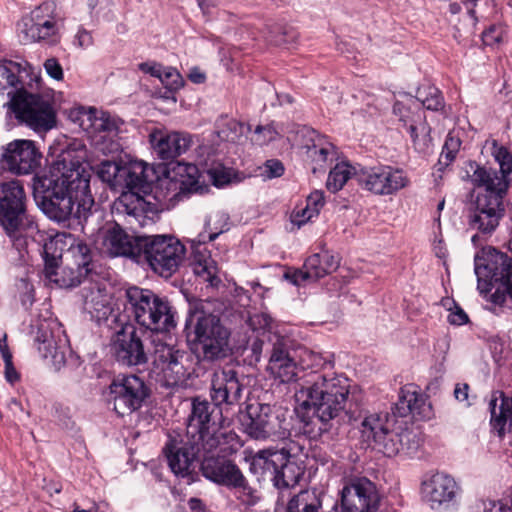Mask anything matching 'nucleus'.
<instances>
[{
  "label": "nucleus",
  "mask_w": 512,
  "mask_h": 512,
  "mask_svg": "<svg viewBox=\"0 0 512 512\" xmlns=\"http://www.w3.org/2000/svg\"><path fill=\"white\" fill-rule=\"evenodd\" d=\"M127 310L135 322L155 334L151 339L153 371L165 387L186 383L191 371L190 355L165 343L158 336L175 328L176 321L170 302L148 289L130 287L126 291Z\"/></svg>",
  "instance_id": "1"
},
{
  "label": "nucleus",
  "mask_w": 512,
  "mask_h": 512,
  "mask_svg": "<svg viewBox=\"0 0 512 512\" xmlns=\"http://www.w3.org/2000/svg\"><path fill=\"white\" fill-rule=\"evenodd\" d=\"M33 194L42 212L57 223L71 219L81 223L94 205L85 168L65 159L58 163L57 172L34 177Z\"/></svg>",
  "instance_id": "2"
},
{
  "label": "nucleus",
  "mask_w": 512,
  "mask_h": 512,
  "mask_svg": "<svg viewBox=\"0 0 512 512\" xmlns=\"http://www.w3.org/2000/svg\"><path fill=\"white\" fill-rule=\"evenodd\" d=\"M349 395L350 381L342 374L319 370L305 374L295 392L296 399L302 401L300 409L309 417L301 416L304 433L317 438L328 432L346 411Z\"/></svg>",
  "instance_id": "3"
},
{
  "label": "nucleus",
  "mask_w": 512,
  "mask_h": 512,
  "mask_svg": "<svg viewBox=\"0 0 512 512\" xmlns=\"http://www.w3.org/2000/svg\"><path fill=\"white\" fill-rule=\"evenodd\" d=\"M13 64H0V94L9 97L8 109L19 123L35 131L50 130L55 124L51 103L38 94L25 90L24 84L12 70Z\"/></svg>",
  "instance_id": "4"
},
{
  "label": "nucleus",
  "mask_w": 512,
  "mask_h": 512,
  "mask_svg": "<svg viewBox=\"0 0 512 512\" xmlns=\"http://www.w3.org/2000/svg\"><path fill=\"white\" fill-rule=\"evenodd\" d=\"M221 420L222 412L219 407L207 400L195 398L185 438L191 439L193 444L202 445L205 453L219 450L224 454H233L242 444L236 433L223 432L218 428Z\"/></svg>",
  "instance_id": "5"
},
{
  "label": "nucleus",
  "mask_w": 512,
  "mask_h": 512,
  "mask_svg": "<svg viewBox=\"0 0 512 512\" xmlns=\"http://www.w3.org/2000/svg\"><path fill=\"white\" fill-rule=\"evenodd\" d=\"M146 169L143 162H130L122 166V173L118 176L122 194L114 203V210L119 217L124 218L130 229L143 227L151 220L147 213L153 212V209L140 196V193H146L149 189Z\"/></svg>",
  "instance_id": "6"
},
{
  "label": "nucleus",
  "mask_w": 512,
  "mask_h": 512,
  "mask_svg": "<svg viewBox=\"0 0 512 512\" xmlns=\"http://www.w3.org/2000/svg\"><path fill=\"white\" fill-rule=\"evenodd\" d=\"M480 188L483 190L472 195L467 211L468 227L476 231L471 237L475 246H482L498 228L505 215L504 197L507 194L489 186Z\"/></svg>",
  "instance_id": "7"
},
{
  "label": "nucleus",
  "mask_w": 512,
  "mask_h": 512,
  "mask_svg": "<svg viewBox=\"0 0 512 512\" xmlns=\"http://www.w3.org/2000/svg\"><path fill=\"white\" fill-rule=\"evenodd\" d=\"M243 426L245 433L254 440L282 441L291 436L288 411L277 405H248Z\"/></svg>",
  "instance_id": "8"
},
{
  "label": "nucleus",
  "mask_w": 512,
  "mask_h": 512,
  "mask_svg": "<svg viewBox=\"0 0 512 512\" xmlns=\"http://www.w3.org/2000/svg\"><path fill=\"white\" fill-rule=\"evenodd\" d=\"M189 323L195 336L196 349L204 361L221 360L230 354V331L218 316L195 313Z\"/></svg>",
  "instance_id": "9"
},
{
  "label": "nucleus",
  "mask_w": 512,
  "mask_h": 512,
  "mask_svg": "<svg viewBox=\"0 0 512 512\" xmlns=\"http://www.w3.org/2000/svg\"><path fill=\"white\" fill-rule=\"evenodd\" d=\"M185 246L169 235H152L140 238L139 262L145 261L162 277L172 276L185 258Z\"/></svg>",
  "instance_id": "10"
},
{
  "label": "nucleus",
  "mask_w": 512,
  "mask_h": 512,
  "mask_svg": "<svg viewBox=\"0 0 512 512\" xmlns=\"http://www.w3.org/2000/svg\"><path fill=\"white\" fill-rule=\"evenodd\" d=\"M78 115L80 127L99 151L104 154L122 151L123 121L120 118L93 107L81 108Z\"/></svg>",
  "instance_id": "11"
},
{
  "label": "nucleus",
  "mask_w": 512,
  "mask_h": 512,
  "mask_svg": "<svg viewBox=\"0 0 512 512\" xmlns=\"http://www.w3.org/2000/svg\"><path fill=\"white\" fill-rule=\"evenodd\" d=\"M26 194L18 180L0 185V224L12 239H19L28 230L36 229L33 220L26 214Z\"/></svg>",
  "instance_id": "12"
},
{
  "label": "nucleus",
  "mask_w": 512,
  "mask_h": 512,
  "mask_svg": "<svg viewBox=\"0 0 512 512\" xmlns=\"http://www.w3.org/2000/svg\"><path fill=\"white\" fill-rule=\"evenodd\" d=\"M149 396V388L136 375H118L106 392V400L119 416L131 415L139 410Z\"/></svg>",
  "instance_id": "13"
},
{
  "label": "nucleus",
  "mask_w": 512,
  "mask_h": 512,
  "mask_svg": "<svg viewBox=\"0 0 512 512\" xmlns=\"http://www.w3.org/2000/svg\"><path fill=\"white\" fill-rule=\"evenodd\" d=\"M358 184L378 196L395 195L410 185L407 172L391 165L364 168L357 174Z\"/></svg>",
  "instance_id": "14"
},
{
  "label": "nucleus",
  "mask_w": 512,
  "mask_h": 512,
  "mask_svg": "<svg viewBox=\"0 0 512 512\" xmlns=\"http://www.w3.org/2000/svg\"><path fill=\"white\" fill-rule=\"evenodd\" d=\"M486 143L490 146L491 155L500 169L496 171L492 168L471 164V168L475 167L471 181L478 188L489 186L495 190L507 192L512 182V154L507 147L500 145L495 139L488 140Z\"/></svg>",
  "instance_id": "15"
},
{
  "label": "nucleus",
  "mask_w": 512,
  "mask_h": 512,
  "mask_svg": "<svg viewBox=\"0 0 512 512\" xmlns=\"http://www.w3.org/2000/svg\"><path fill=\"white\" fill-rule=\"evenodd\" d=\"M69 253L74 258V267L57 269L56 259L46 260L44 273L46 278L60 288H70L79 285L91 271V253L87 244L79 242L72 245Z\"/></svg>",
  "instance_id": "16"
},
{
  "label": "nucleus",
  "mask_w": 512,
  "mask_h": 512,
  "mask_svg": "<svg viewBox=\"0 0 512 512\" xmlns=\"http://www.w3.org/2000/svg\"><path fill=\"white\" fill-rule=\"evenodd\" d=\"M296 468L297 465L289 460L286 449L267 448L258 451L252 457L250 471L263 478L270 477L277 488H287L291 480L286 479V471Z\"/></svg>",
  "instance_id": "17"
},
{
  "label": "nucleus",
  "mask_w": 512,
  "mask_h": 512,
  "mask_svg": "<svg viewBox=\"0 0 512 512\" xmlns=\"http://www.w3.org/2000/svg\"><path fill=\"white\" fill-rule=\"evenodd\" d=\"M19 31L27 42L46 40L57 35L59 17L55 2L46 1L33 9L28 16L22 18Z\"/></svg>",
  "instance_id": "18"
},
{
  "label": "nucleus",
  "mask_w": 512,
  "mask_h": 512,
  "mask_svg": "<svg viewBox=\"0 0 512 512\" xmlns=\"http://www.w3.org/2000/svg\"><path fill=\"white\" fill-rule=\"evenodd\" d=\"M35 345L44 359H50L55 369L59 370L66 363L70 352L68 339L64 331L54 320H43L36 325Z\"/></svg>",
  "instance_id": "19"
},
{
  "label": "nucleus",
  "mask_w": 512,
  "mask_h": 512,
  "mask_svg": "<svg viewBox=\"0 0 512 512\" xmlns=\"http://www.w3.org/2000/svg\"><path fill=\"white\" fill-rule=\"evenodd\" d=\"M380 496L375 484L366 477L347 482L341 491V512H376Z\"/></svg>",
  "instance_id": "20"
},
{
  "label": "nucleus",
  "mask_w": 512,
  "mask_h": 512,
  "mask_svg": "<svg viewBox=\"0 0 512 512\" xmlns=\"http://www.w3.org/2000/svg\"><path fill=\"white\" fill-rule=\"evenodd\" d=\"M408 105L397 101L393 106V114L398 118L399 126L410 135L414 148L425 152L431 143V128L426 121L424 112L416 101L411 100Z\"/></svg>",
  "instance_id": "21"
},
{
  "label": "nucleus",
  "mask_w": 512,
  "mask_h": 512,
  "mask_svg": "<svg viewBox=\"0 0 512 512\" xmlns=\"http://www.w3.org/2000/svg\"><path fill=\"white\" fill-rule=\"evenodd\" d=\"M2 150L1 163L13 174L27 175L33 173L40 166L42 155L31 140H13Z\"/></svg>",
  "instance_id": "22"
},
{
  "label": "nucleus",
  "mask_w": 512,
  "mask_h": 512,
  "mask_svg": "<svg viewBox=\"0 0 512 512\" xmlns=\"http://www.w3.org/2000/svg\"><path fill=\"white\" fill-rule=\"evenodd\" d=\"M163 452L171 471L178 477H189L194 467V460L198 455L206 454L202 445L193 444L191 439L180 435H169Z\"/></svg>",
  "instance_id": "23"
},
{
  "label": "nucleus",
  "mask_w": 512,
  "mask_h": 512,
  "mask_svg": "<svg viewBox=\"0 0 512 512\" xmlns=\"http://www.w3.org/2000/svg\"><path fill=\"white\" fill-rule=\"evenodd\" d=\"M149 142L155 155L164 161H172L185 154L193 145L191 134L183 131L155 129L149 134Z\"/></svg>",
  "instance_id": "24"
},
{
  "label": "nucleus",
  "mask_w": 512,
  "mask_h": 512,
  "mask_svg": "<svg viewBox=\"0 0 512 512\" xmlns=\"http://www.w3.org/2000/svg\"><path fill=\"white\" fill-rule=\"evenodd\" d=\"M386 421L378 415L372 414L362 421L363 436L373 443V447L388 457L397 455L402 451L399 433L389 430Z\"/></svg>",
  "instance_id": "25"
},
{
  "label": "nucleus",
  "mask_w": 512,
  "mask_h": 512,
  "mask_svg": "<svg viewBox=\"0 0 512 512\" xmlns=\"http://www.w3.org/2000/svg\"><path fill=\"white\" fill-rule=\"evenodd\" d=\"M226 455L219 450L203 454L201 471L206 479L230 488L243 475V472L236 463L226 459Z\"/></svg>",
  "instance_id": "26"
},
{
  "label": "nucleus",
  "mask_w": 512,
  "mask_h": 512,
  "mask_svg": "<svg viewBox=\"0 0 512 512\" xmlns=\"http://www.w3.org/2000/svg\"><path fill=\"white\" fill-rule=\"evenodd\" d=\"M101 250L111 256H125L139 262L140 238L129 236L118 223L100 234Z\"/></svg>",
  "instance_id": "27"
},
{
  "label": "nucleus",
  "mask_w": 512,
  "mask_h": 512,
  "mask_svg": "<svg viewBox=\"0 0 512 512\" xmlns=\"http://www.w3.org/2000/svg\"><path fill=\"white\" fill-rule=\"evenodd\" d=\"M242 386L238 380L237 372L232 369L215 371L211 379L210 397L217 407L231 406L239 402Z\"/></svg>",
  "instance_id": "28"
},
{
  "label": "nucleus",
  "mask_w": 512,
  "mask_h": 512,
  "mask_svg": "<svg viewBox=\"0 0 512 512\" xmlns=\"http://www.w3.org/2000/svg\"><path fill=\"white\" fill-rule=\"evenodd\" d=\"M339 266V260L329 251L324 250L308 257L302 269L293 273H286L285 277L295 285H301L306 281H316L335 271Z\"/></svg>",
  "instance_id": "29"
},
{
  "label": "nucleus",
  "mask_w": 512,
  "mask_h": 512,
  "mask_svg": "<svg viewBox=\"0 0 512 512\" xmlns=\"http://www.w3.org/2000/svg\"><path fill=\"white\" fill-rule=\"evenodd\" d=\"M458 492L457 482L445 473H435L422 482L423 497L432 509H438L453 502Z\"/></svg>",
  "instance_id": "30"
},
{
  "label": "nucleus",
  "mask_w": 512,
  "mask_h": 512,
  "mask_svg": "<svg viewBox=\"0 0 512 512\" xmlns=\"http://www.w3.org/2000/svg\"><path fill=\"white\" fill-rule=\"evenodd\" d=\"M391 411L395 417L411 415L416 420L430 419L432 413L431 404L414 385H406L400 389L398 400Z\"/></svg>",
  "instance_id": "31"
},
{
  "label": "nucleus",
  "mask_w": 512,
  "mask_h": 512,
  "mask_svg": "<svg viewBox=\"0 0 512 512\" xmlns=\"http://www.w3.org/2000/svg\"><path fill=\"white\" fill-rule=\"evenodd\" d=\"M115 352L117 360L127 366H137L148 361L144 343L135 328L129 334L118 335Z\"/></svg>",
  "instance_id": "32"
},
{
  "label": "nucleus",
  "mask_w": 512,
  "mask_h": 512,
  "mask_svg": "<svg viewBox=\"0 0 512 512\" xmlns=\"http://www.w3.org/2000/svg\"><path fill=\"white\" fill-rule=\"evenodd\" d=\"M489 410L493 430L503 437L505 428L508 426V432L512 434V398L507 397L503 392H494L489 401Z\"/></svg>",
  "instance_id": "33"
},
{
  "label": "nucleus",
  "mask_w": 512,
  "mask_h": 512,
  "mask_svg": "<svg viewBox=\"0 0 512 512\" xmlns=\"http://www.w3.org/2000/svg\"><path fill=\"white\" fill-rule=\"evenodd\" d=\"M268 371L280 383H292L299 379L296 362L287 350L279 346L273 347L268 363Z\"/></svg>",
  "instance_id": "34"
},
{
  "label": "nucleus",
  "mask_w": 512,
  "mask_h": 512,
  "mask_svg": "<svg viewBox=\"0 0 512 512\" xmlns=\"http://www.w3.org/2000/svg\"><path fill=\"white\" fill-rule=\"evenodd\" d=\"M191 266L193 273L209 286L218 287L221 283L217 263L205 248L201 250L197 247L194 250Z\"/></svg>",
  "instance_id": "35"
},
{
  "label": "nucleus",
  "mask_w": 512,
  "mask_h": 512,
  "mask_svg": "<svg viewBox=\"0 0 512 512\" xmlns=\"http://www.w3.org/2000/svg\"><path fill=\"white\" fill-rule=\"evenodd\" d=\"M310 140L312 143L306 144V148L308 156L316 164L313 167L315 173L318 168H324L329 157H333L336 152L334 145L314 130L310 132Z\"/></svg>",
  "instance_id": "36"
},
{
  "label": "nucleus",
  "mask_w": 512,
  "mask_h": 512,
  "mask_svg": "<svg viewBox=\"0 0 512 512\" xmlns=\"http://www.w3.org/2000/svg\"><path fill=\"white\" fill-rule=\"evenodd\" d=\"M287 512H324L322 495L316 489L301 490L287 503Z\"/></svg>",
  "instance_id": "37"
},
{
  "label": "nucleus",
  "mask_w": 512,
  "mask_h": 512,
  "mask_svg": "<svg viewBox=\"0 0 512 512\" xmlns=\"http://www.w3.org/2000/svg\"><path fill=\"white\" fill-rule=\"evenodd\" d=\"M84 309L97 323L107 320L112 313L108 299L101 295L99 291L92 292L90 296L85 299Z\"/></svg>",
  "instance_id": "38"
},
{
  "label": "nucleus",
  "mask_w": 512,
  "mask_h": 512,
  "mask_svg": "<svg viewBox=\"0 0 512 512\" xmlns=\"http://www.w3.org/2000/svg\"><path fill=\"white\" fill-rule=\"evenodd\" d=\"M358 173L359 171L357 172L355 167L347 162L337 163L328 175L326 187L332 193H336L344 187L353 175L357 178Z\"/></svg>",
  "instance_id": "39"
},
{
  "label": "nucleus",
  "mask_w": 512,
  "mask_h": 512,
  "mask_svg": "<svg viewBox=\"0 0 512 512\" xmlns=\"http://www.w3.org/2000/svg\"><path fill=\"white\" fill-rule=\"evenodd\" d=\"M235 490V497L246 507H253L261 499L260 492L253 488L243 474L231 487Z\"/></svg>",
  "instance_id": "40"
},
{
  "label": "nucleus",
  "mask_w": 512,
  "mask_h": 512,
  "mask_svg": "<svg viewBox=\"0 0 512 512\" xmlns=\"http://www.w3.org/2000/svg\"><path fill=\"white\" fill-rule=\"evenodd\" d=\"M245 132V125L235 119H223L218 125L220 139L236 143L239 142Z\"/></svg>",
  "instance_id": "41"
},
{
  "label": "nucleus",
  "mask_w": 512,
  "mask_h": 512,
  "mask_svg": "<svg viewBox=\"0 0 512 512\" xmlns=\"http://www.w3.org/2000/svg\"><path fill=\"white\" fill-rule=\"evenodd\" d=\"M122 166L113 161H103L98 167L97 174L112 189L118 190L120 185V178L118 176L122 173Z\"/></svg>",
  "instance_id": "42"
},
{
  "label": "nucleus",
  "mask_w": 512,
  "mask_h": 512,
  "mask_svg": "<svg viewBox=\"0 0 512 512\" xmlns=\"http://www.w3.org/2000/svg\"><path fill=\"white\" fill-rule=\"evenodd\" d=\"M417 102H421L423 107L431 111H439L444 107V100L441 92L433 86L420 89L417 94Z\"/></svg>",
  "instance_id": "43"
},
{
  "label": "nucleus",
  "mask_w": 512,
  "mask_h": 512,
  "mask_svg": "<svg viewBox=\"0 0 512 512\" xmlns=\"http://www.w3.org/2000/svg\"><path fill=\"white\" fill-rule=\"evenodd\" d=\"M323 205H324L323 191L316 190V191L312 192L307 197V205L304 208V213H309V215L305 219H299L298 216L296 215L294 217V221L296 222L297 226L301 227L307 221H309L312 217L318 215V213H319L320 209L323 207Z\"/></svg>",
  "instance_id": "44"
},
{
  "label": "nucleus",
  "mask_w": 512,
  "mask_h": 512,
  "mask_svg": "<svg viewBox=\"0 0 512 512\" xmlns=\"http://www.w3.org/2000/svg\"><path fill=\"white\" fill-rule=\"evenodd\" d=\"M461 147V140L453 132L448 133L442 152L439 158V164L448 166L456 158Z\"/></svg>",
  "instance_id": "45"
},
{
  "label": "nucleus",
  "mask_w": 512,
  "mask_h": 512,
  "mask_svg": "<svg viewBox=\"0 0 512 512\" xmlns=\"http://www.w3.org/2000/svg\"><path fill=\"white\" fill-rule=\"evenodd\" d=\"M209 180L217 187L228 184L233 176V171L221 163H212L205 169Z\"/></svg>",
  "instance_id": "46"
},
{
  "label": "nucleus",
  "mask_w": 512,
  "mask_h": 512,
  "mask_svg": "<svg viewBox=\"0 0 512 512\" xmlns=\"http://www.w3.org/2000/svg\"><path fill=\"white\" fill-rule=\"evenodd\" d=\"M159 79L169 90H178L183 85L181 74L173 67L163 66Z\"/></svg>",
  "instance_id": "47"
},
{
  "label": "nucleus",
  "mask_w": 512,
  "mask_h": 512,
  "mask_svg": "<svg viewBox=\"0 0 512 512\" xmlns=\"http://www.w3.org/2000/svg\"><path fill=\"white\" fill-rule=\"evenodd\" d=\"M277 132L272 126H257L252 141L257 145H264L276 138Z\"/></svg>",
  "instance_id": "48"
},
{
  "label": "nucleus",
  "mask_w": 512,
  "mask_h": 512,
  "mask_svg": "<svg viewBox=\"0 0 512 512\" xmlns=\"http://www.w3.org/2000/svg\"><path fill=\"white\" fill-rule=\"evenodd\" d=\"M402 444V451H406L407 453H411L416 451L420 446V441L418 436L412 431H402L398 434Z\"/></svg>",
  "instance_id": "49"
},
{
  "label": "nucleus",
  "mask_w": 512,
  "mask_h": 512,
  "mask_svg": "<svg viewBox=\"0 0 512 512\" xmlns=\"http://www.w3.org/2000/svg\"><path fill=\"white\" fill-rule=\"evenodd\" d=\"M284 173V166L276 159L267 160L264 164L262 176L272 179L280 177Z\"/></svg>",
  "instance_id": "50"
},
{
  "label": "nucleus",
  "mask_w": 512,
  "mask_h": 512,
  "mask_svg": "<svg viewBox=\"0 0 512 512\" xmlns=\"http://www.w3.org/2000/svg\"><path fill=\"white\" fill-rule=\"evenodd\" d=\"M271 322V317L265 313H256L248 319V325L253 330L266 329L270 326Z\"/></svg>",
  "instance_id": "51"
},
{
  "label": "nucleus",
  "mask_w": 512,
  "mask_h": 512,
  "mask_svg": "<svg viewBox=\"0 0 512 512\" xmlns=\"http://www.w3.org/2000/svg\"><path fill=\"white\" fill-rule=\"evenodd\" d=\"M307 357L311 362L312 368L324 370L326 368H332L334 364V361L332 359L324 358L319 353L309 352L307 354Z\"/></svg>",
  "instance_id": "52"
},
{
  "label": "nucleus",
  "mask_w": 512,
  "mask_h": 512,
  "mask_svg": "<svg viewBox=\"0 0 512 512\" xmlns=\"http://www.w3.org/2000/svg\"><path fill=\"white\" fill-rule=\"evenodd\" d=\"M46 72L50 77L55 80H61L63 77V70L58 61L54 58L47 59L44 63Z\"/></svg>",
  "instance_id": "53"
},
{
  "label": "nucleus",
  "mask_w": 512,
  "mask_h": 512,
  "mask_svg": "<svg viewBox=\"0 0 512 512\" xmlns=\"http://www.w3.org/2000/svg\"><path fill=\"white\" fill-rule=\"evenodd\" d=\"M480 512H512V507L502 501L483 502Z\"/></svg>",
  "instance_id": "54"
},
{
  "label": "nucleus",
  "mask_w": 512,
  "mask_h": 512,
  "mask_svg": "<svg viewBox=\"0 0 512 512\" xmlns=\"http://www.w3.org/2000/svg\"><path fill=\"white\" fill-rule=\"evenodd\" d=\"M503 33L496 27H490L483 32L482 39L485 45H494L502 41Z\"/></svg>",
  "instance_id": "55"
},
{
  "label": "nucleus",
  "mask_w": 512,
  "mask_h": 512,
  "mask_svg": "<svg viewBox=\"0 0 512 512\" xmlns=\"http://www.w3.org/2000/svg\"><path fill=\"white\" fill-rule=\"evenodd\" d=\"M4 364H5V378L8 382L14 383L19 380V374L16 371L15 367L12 363V355H6L5 358H3Z\"/></svg>",
  "instance_id": "56"
},
{
  "label": "nucleus",
  "mask_w": 512,
  "mask_h": 512,
  "mask_svg": "<svg viewBox=\"0 0 512 512\" xmlns=\"http://www.w3.org/2000/svg\"><path fill=\"white\" fill-rule=\"evenodd\" d=\"M75 41L79 47L88 48L93 44V37L89 31L81 28L75 36Z\"/></svg>",
  "instance_id": "57"
},
{
  "label": "nucleus",
  "mask_w": 512,
  "mask_h": 512,
  "mask_svg": "<svg viewBox=\"0 0 512 512\" xmlns=\"http://www.w3.org/2000/svg\"><path fill=\"white\" fill-rule=\"evenodd\" d=\"M469 385L466 383H458L454 388V397L459 402H465L467 406L470 405L468 401Z\"/></svg>",
  "instance_id": "58"
},
{
  "label": "nucleus",
  "mask_w": 512,
  "mask_h": 512,
  "mask_svg": "<svg viewBox=\"0 0 512 512\" xmlns=\"http://www.w3.org/2000/svg\"><path fill=\"white\" fill-rule=\"evenodd\" d=\"M448 322L452 325L460 326L468 322V316L462 309L457 308L449 314Z\"/></svg>",
  "instance_id": "59"
},
{
  "label": "nucleus",
  "mask_w": 512,
  "mask_h": 512,
  "mask_svg": "<svg viewBox=\"0 0 512 512\" xmlns=\"http://www.w3.org/2000/svg\"><path fill=\"white\" fill-rule=\"evenodd\" d=\"M162 65L160 64H157V63H148V62H144V63H140L139 64V69L144 72V73H148L154 77H157L159 78V74L161 73L162 71Z\"/></svg>",
  "instance_id": "60"
},
{
  "label": "nucleus",
  "mask_w": 512,
  "mask_h": 512,
  "mask_svg": "<svg viewBox=\"0 0 512 512\" xmlns=\"http://www.w3.org/2000/svg\"><path fill=\"white\" fill-rule=\"evenodd\" d=\"M188 78L193 83L201 84V83L205 82L206 75L198 67H193V68L190 69V72L188 74Z\"/></svg>",
  "instance_id": "61"
},
{
  "label": "nucleus",
  "mask_w": 512,
  "mask_h": 512,
  "mask_svg": "<svg viewBox=\"0 0 512 512\" xmlns=\"http://www.w3.org/2000/svg\"><path fill=\"white\" fill-rule=\"evenodd\" d=\"M188 506L192 512H204V503L199 498L189 499Z\"/></svg>",
  "instance_id": "62"
},
{
  "label": "nucleus",
  "mask_w": 512,
  "mask_h": 512,
  "mask_svg": "<svg viewBox=\"0 0 512 512\" xmlns=\"http://www.w3.org/2000/svg\"><path fill=\"white\" fill-rule=\"evenodd\" d=\"M0 352H1L2 358H5L6 355H12L8 348L7 340H0Z\"/></svg>",
  "instance_id": "63"
},
{
  "label": "nucleus",
  "mask_w": 512,
  "mask_h": 512,
  "mask_svg": "<svg viewBox=\"0 0 512 512\" xmlns=\"http://www.w3.org/2000/svg\"><path fill=\"white\" fill-rule=\"evenodd\" d=\"M298 216L299 219H305L307 218V216L309 215V213H304V208H301L297 211H294L292 216H291V221L293 224L297 225L296 222L294 221V217L295 216Z\"/></svg>",
  "instance_id": "64"
}]
</instances>
